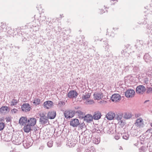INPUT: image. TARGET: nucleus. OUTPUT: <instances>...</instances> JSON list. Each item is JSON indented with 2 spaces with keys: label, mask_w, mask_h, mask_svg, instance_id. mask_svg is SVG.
Wrapping results in <instances>:
<instances>
[{
  "label": "nucleus",
  "mask_w": 152,
  "mask_h": 152,
  "mask_svg": "<svg viewBox=\"0 0 152 152\" xmlns=\"http://www.w3.org/2000/svg\"><path fill=\"white\" fill-rule=\"evenodd\" d=\"M23 136L20 137L18 135H14L12 137L13 143L15 145H19L23 141Z\"/></svg>",
  "instance_id": "1"
},
{
  "label": "nucleus",
  "mask_w": 152,
  "mask_h": 152,
  "mask_svg": "<svg viewBox=\"0 0 152 152\" xmlns=\"http://www.w3.org/2000/svg\"><path fill=\"white\" fill-rule=\"evenodd\" d=\"M91 95V93L88 92H86L82 95V98L84 101H85V103L86 104H91L94 102L93 100H89Z\"/></svg>",
  "instance_id": "2"
},
{
  "label": "nucleus",
  "mask_w": 152,
  "mask_h": 152,
  "mask_svg": "<svg viewBox=\"0 0 152 152\" xmlns=\"http://www.w3.org/2000/svg\"><path fill=\"white\" fill-rule=\"evenodd\" d=\"M39 122L42 125H48L49 124L48 118L43 114H40Z\"/></svg>",
  "instance_id": "3"
},
{
  "label": "nucleus",
  "mask_w": 152,
  "mask_h": 152,
  "mask_svg": "<svg viewBox=\"0 0 152 152\" xmlns=\"http://www.w3.org/2000/svg\"><path fill=\"white\" fill-rule=\"evenodd\" d=\"M33 142V140L31 138L28 137L23 140V145L25 148H28L32 145Z\"/></svg>",
  "instance_id": "4"
},
{
  "label": "nucleus",
  "mask_w": 152,
  "mask_h": 152,
  "mask_svg": "<svg viewBox=\"0 0 152 152\" xmlns=\"http://www.w3.org/2000/svg\"><path fill=\"white\" fill-rule=\"evenodd\" d=\"M75 114V111L71 110H66L64 113V116L66 118H72L74 116Z\"/></svg>",
  "instance_id": "5"
},
{
  "label": "nucleus",
  "mask_w": 152,
  "mask_h": 152,
  "mask_svg": "<svg viewBox=\"0 0 152 152\" xmlns=\"http://www.w3.org/2000/svg\"><path fill=\"white\" fill-rule=\"evenodd\" d=\"M135 94V91L133 89H128L125 92V95L128 98L133 97Z\"/></svg>",
  "instance_id": "6"
},
{
  "label": "nucleus",
  "mask_w": 152,
  "mask_h": 152,
  "mask_svg": "<svg viewBox=\"0 0 152 152\" xmlns=\"http://www.w3.org/2000/svg\"><path fill=\"white\" fill-rule=\"evenodd\" d=\"M78 95V93L75 90H71L67 94V96L70 98H76Z\"/></svg>",
  "instance_id": "7"
},
{
  "label": "nucleus",
  "mask_w": 152,
  "mask_h": 152,
  "mask_svg": "<svg viewBox=\"0 0 152 152\" xmlns=\"http://www.w3.org/2000/svg\"><path fill=\"white\" fill-rule=\"evenodd\" d=\"M145 88L142 85H140L138 86L136 89V91L137 93L142 94L145 92Z\"/></svg>",
  "instance_id": "8"
},
{
  "label": "nucleus",
  "mask_w": 152,
  "mask_h": 152,
  "mask_svg": "<svg viewBox=\"0 0 152 152\" xmlns=\"http://www.w3.org/2000/svg\"><path fill=\"white\" fill-rule=\"evenodd\" d=\"M117 115H115V113L113 112H110L107 113L106 115V117L107 119L109 120H112L115 118V119H117L118 117H117Z\"/></svg>",
  "instance_id": "9"
},
{
  "label": "nucleus",
  "mask_w": 152,
  "mask_h": 152,
  "mask_svg": "<svg viewBox=\"0 0 152 152\" xmlns=\"http://www.w3.org/2000/svg\"><path fill=\"white\" fill-rule=\"evenodd\" d=\"M121 99V96L118 94H113L111 98V99L113 102H116L120 101Z\"/></svg>",
  "instance_id": "10"
},
{
  "label": "nucleus",
  "mask_w": 152,
  "mask_h": 152,
  "mask_svg": "<svg viewBox=\"0 0 152 152\" xmlns=\"http://www.w3.org/2000/svg\"><path fill=\"white\" fill-rule=\"evenodd\" d=\"M93 95L95 99L99 100L103 98V94L101 92L96 91L94 92Z\"/></svg>",
  "instance_id": "11"
},
{
  "label": "nucleus",
  "mask_w": 152,
  "mask_h": 152,
  "mask_svg": "<svg viewBox=\"0 0 152 152\" xmlns=\"http://www.w3.org/2000/svg\"><path fill=\"white\" fill-rule=\"evenodd\" d=\"M79 124V121L77 119H72L70 122V125L73 127H77Z\"/></svg>",
  "instance_id": "12"
},
{
  "label": "nucleus",
  "mask_w": 152,
  "mask_h": 152,
  "mask_svg": "<svg viewBox=\"0 0 152 152\" xmlns=\"http://www.w3.org/2000/svg\"><path fill=\"white\" fill-rule=\"evenodd\" d=\"M21 109L23 111H29L31 109L30 105L28 104L24 103L21 106Z\"/></svg>",
  "instance_id": "13"
},
{
  "label": "nucleus",
  "mask_w": 152,
  "mask_h": 152,
  "mask_svg": "<svg viewBox=\"0 0 152 152\" xmlns=\"http://www.w3.org/2000/svg\"><path fill=\"white\" fill-rule=\"evenodd\" d=\"M53 104V103L52 101H47L44 102L43 106L45 108L48 109L52 107Z\"/></svg>",
  "instance_id": "14"
},
{
  "label": "nucleus",
  "mask_w": 152,
  "mask_h": 152,
  "mask_svg": "<svg viewBox=\"0 0 152 152\" xmlns=\"http://www.w3.org/2000/svg\"><path fill=\"white\" fill-rule=\"evenodd\" d=\"M84 120L86 122L88 123L92 121L93 117L90 114H87L84 116Z\"/></svg>",
  "instance_id": "15"
},
{
  "label": "nucleus",
  "mask_w": 152,
  "mask_h": 152,
  "mask_svg": "<svg viewBox=\"0 0 152 152\" xmlns=\"http://www.w3.org/2000/svg\"><path fill=\"white\" fill-rule=\"evenodd\" d=\"M36 119L34 118H31L27 121L28 124L31 126H34L36 123Z\"/></svg>",
  "instance_id": "16"
},
{
  "label": "nucleus",
  "mask_w": 152,
  "mask_h": 152,
  "mask_svg": "<svg viewBox=\"0 0 152 152\" xmlns=\"http://www.w3.org/2000/svg\"><path fill=\"white\" fill-rule=\"evenodd\" d=\"M143 124V120L141 118H139L136 120L135 125L139 127H141Z\"/></svg>",
  "instance_id": "17"
},
{
  "label": "nucleus",
  "mask_w": 152,
  "mask_h": 152,
  "mask_svg": "<svg viewBox=\"0 0 152 152\" xmlns=\"http://www.w3.org/2000/svg\"><path fill=\"white\" fill-rule=\"evenodd\" d=\"M27 121L26 118L22 117L19 119V123L21 125H24L26 124Z\"/></svg>",
  "instance_id": "18"
},
{
  "label": "nucleus",
  "mask_w": 152,
  "mask_h": 152,
  "mask_svg": "<svg viewBox=\"0 0 152 152\" xmlns=\"http://www.w3.org/2000/svg\"><path fill=\"white\" fill-rule=\"evenodd\" d=\"M130 53L131 52H129L128 48H126V49H125L124 50H123V51H121V53L122 55V56L126 57H128L130 54L129 53Z\"/></svg>",
  "instance_id": "19"
},
{
  "label": "nucleus",
  "mask_w": 152,
  "mask_h": 152,
  "mask_svg": "<svg viewBox=\"0 0 152 152\" xmlns=\"http://www.w3.org/2000/svg\"><path fill=\"white\" fill-rule=\"evenodd\" d=\"M56 112L55 111L49 112L48 113V118L50 119H54L56 116Z\"/></svg>",
  "instance_id": "20"
},
{
  "label": "nucleus",
  "mask_w": 152,
  "mask_h": 152,
  "mask_svg": "<svg viewBox=\"0 0 152 152\" xmlns=\"http://www.w3.org/2000/svg\"><path fill=\"white\" fill-rule=\"evenodd\" d=\"M31 126L30 125L28 124L23 128L24 131L26 133H28L31 130Z\"/></svg>",
  "instance_id": "21"
},
{
  "label": "nucleus",
  "mask_w": 152,
  "mask_h": 152,
  "mask_svg": "<svg viewBox=\"0 0 152 152\" xmlns=\"http://www.w3.org/2000/svg\"><path fill=\"white\" fill-rule=\"evenodd\" d=\"M8 109V107L7 106H2L0 108V112L2 113L5 114L7 112Z\"/></svg>",
  "instance_id": "22"
},
{
  "label": "nucleus",
  "mask_w": 152,
  "mask_h": 152,
  "mask_svg": "<svg viewBox=\"0 0 152 152\" xmlns=\"http://www.w3.org/2000/svg\"><path fill=\"white\" fill-rule=\"evenodd\" d=\"M76 114L81 119H83L85 116V113L80 110H77L76 112Z\"/></svg>",
  "instance_id": "23"
},
{
  "label": "nucleus",
  "mask_w": 152,
  "mask_h": 152,
  "mask_svg": "<svg viewBox=\"0 0 152 152\" xmlns=\"http://www.w3.org/2000/svg\"><path fill=\"white\" fill-rule=\"evenodd\" d=\"M19 102V100L15 99V98L13 99L10 102L11 106L16 105Z\"/></svg>",
  "instance_id": "24"
},
{
  "label": "nucleus",
  "mask_w": 152,
  "mask_h": 152,
  "mask_svg": "<svg viewBox=\"0 0 152 152\" xmlns=\"http://www.w3.org/2000/svg\"><path fill=\"white\" fill-rule=\"evenodd\" d=\"M33 102L35 105H37L40 103V100L39 98H35L33 100Z\"/></svg>",
  "instance_id": "25"
},
{
  "label": "nucleus",
  "mask_w": 152,
  "mask_h": 152,
  "mask_svg": "<svg viewBox=\"0 0 152 152\" xmlns=\"http://www.w3.org/2000/svg\"><path fill=\"white\" fill-rule=\"evenodd\" d=\"M94 119L95 120H98L101 117V113H96L94 115Z\"/></svg>",
  "instance_id": "26"
},
{
  "label": "nucleus",
  "mask_w": 152,
  "mask_h": 152,
  "mask_svg": "<svg viewBox=\"0 0 152 152\" xmlns=\"http://www.w3.org/2000/svg\"><path fill=\"white\" fill-rule=\"evenodd\" d=\"M1 24V25L0 26V32L6 29L7 28V25L6 24L2 23Z\"/></svg>",
  "instance_id": "27"
},
{
  "label": "nucleus",
  "mask_w": 152,
  "mask_h": 152,
  "mask_svg": "<svg viewBox=\"0 0 152 152\" xmlns=\"http://www.w3.org/2000/svg\"><path fill=\"white\" fill-rule=\"evenodd\" d=\"M144 59L146 61H148L149 60H151V58L148 54H145L144 56Z\"/></svg>",
  "instance_id": "28"
},
{
  "label": "nucleus",
  "mask_w": 152,
  "mask_h": 152,
  "mask_svg": "<svg viewBox=\"0 0 152 152\" xmlns=\"http://www.w3.org/2000/svg\"><path fill=\"white\" fill-rule=\"evenodd\" d=\"M95 148L93 147H91V148L88 149L85 151V152H95Z\"/></svg>",
  "instance_id": "29"
},
{
  "label": "nucleus",
  "mask_w": 152,
  "mask_h": 152,
  "mask_svg": "<svg viewBox=\"0 0 152 152\" xmlns=\"http://www.w3.org/2000/svg\"><path fill=\"white\" fill-rule=\"evenodd\" d=\"M129 135L127 133H125L123 134V138L125 140H128L129 138Z\"/></svg>",
  "instance_id": "30"
},
{
  "label": "nucleus",
  "mask_w": 152,
  "mask_h": 152,
  "mask_svg": "<svg viewBox=\"0 0 152 152\" xmlns=\"http://www.w3.org/2000/svg\"><path fill=\"white\" fill-rule=\"evenodd\" d=\"M65 103L63 101H59L58 103V105L60 107H61L65 105Z\"/></svg>",
  "instance_id": "31"
},
{
  "label": "nucleus",
  "mask_w": 152,
  "mask_h": 152,
  "mask_svg": "<svg viewBox=\"0 0 152 152\" xmlns=\"http://www.w3.org/2000/svg\"><path fill=\"white\" fill-rule=\"evenodd\" d=\"M100 139L99 138L96 139V138H94L93 140V142L94 143L96 144H98L100 142Z\"/></svg>",
  "instance_id": "32"
},
{
  "label": "nucleus",
  "mask_w": 152,
  "mask_h": 152,
  "mask_svg": "<svg viewBox=\"0 0 152 152\" xmlns=\"http://www.w3.org/2000/svg\"><path fill=\"white\" fill-rule=\"evenodd\" d=\"M4 127V124L3 123H0V131L2 130Z\"/></svg>",
  "instance_id": "33"
},
{
  "label": "nucleus",
  "mask_w": 152,
  "mask_h": 152,
  "mask_svg": "<svg viewBox=\"0 0 152 152\" xmlns=\"http://www.w3.org/2000/svg\"><path fill=\"white\" fill-rule=\"evenodd\" d=\"M152 91V87H147L146 89V93H149Z\"/></svg>",
  "instance_id": "34"
},
{
  "label": "nucleus",
  "mask_w": 152,
  "mask_h": 152,
  "mask_svg": "<svg viewBox=\"0 0 152 152\" xmlns=\"http://www.w3.org/2000/svg\"><path fill=\"white\" fill-rule=\"evenodd\" d=\"M47 144L48 146L49 147H51L53 145V142L51 141H50L48 142Z\"/></svg>",
  "instance_id": "35"
},
{
  "label": "nucleus",
  "mask_w": 152,
  "mask_h": 152,
  "mask_svg": "<svg viewBox=\"0 0 152 152\" xmlns=\"http://www.w3.org/2000/svg\"><path fill=\"white\" fill-rule=\"evenodd\" d=\"M106 129V128H104L103 129H97V131H98L97 132L98 133L100 132H102V130H103V132H107L106 131H105V129Z\"/></svg>",
  "instance_id": "36"
},
{
  "label": "nucleus",
  "mask_w": 152,
  "mask_h": 152,
  "mask_svg": "<svg viewBox=\"0 0 152 152\" xmlns=\"http://www.w3.org/2000/svg\"><path fill=\"white\" fill-rule=\"evenodd\" d=\"M110 46L108 45H107L105 46V50L106 51H107V52H109L110 51L109 50Z\"/></svg>",
  "instance_id": "37"
},
{
  "label": "nucleus",
  "mask_w": 152,
  "mask_h": 152,
  "mask_svg": "<svg viewBox=\"0 0 152 152\" xmlns=\"http://www.w3.org/2000/svg\"><path fill=\"white\" fill-rule=\"evenodd\" d=\"M18 111V110L16 109H15V108H14L13 109H12L11 110V112H12V113H16Z\"/></svg>",
  "instance_id": "38"
},
{
  "label": "nucleus",
  "mask_w": 152,
  "mask_h": 152,
  "mask_svg": "<svg viewBox=\"0 0 152 152\" xmlns=\"http://www.w3.org/2000/svg\"><path fill=\"white\" fill-rule=\"evenodd\" d=\"M86 139V138H84L83 139V140H84L83 142H82V143L83 144H87L88 143V142H87V140H86V141H85V139Z\"/></svg>",
  "instance_id": "39"
},
{
  "label": "nucleus",
  "mask_w": 152,
  "mask_h": 152,
  "mask_svg": "<svg viewBox=\"0 0 152 152\" xmlns=\"http://www.w3.org/2000/svg\"><path fill=\"white\" fill-rule=\"evenodd\" d=\"M120 136L119 135H119H118V134H117L115 135V139L116 140H118L120 138Z\"/></svg>",
  "instance_id": "40"
},
{
  "label": "nucleus",
  "mask_w": 152,
  "mask_h": 152,
  "mask_svg": "<svg viewBox=\"0 0 152 152\" xmlns=\"http://www.w3.org/2000/svg\"><path fill=\"white\" fill-rule=\"evenodd\" d=\"M107 102L106 101H104V100H102V101H100V102H99V103H103V104H105Z\"/></svg>",
  "instance_id": "41"
},
{
  "label": "nucleus",
  "mask_w": 152,
  "mask_h": 152,
  "mask_svg": "<svg viewBox=\"0 0 152 152\" xmlns=\"http://www.w3.org/2000/svg\"><path fill=\"white\" fill-rule=\"evenodd\" d=\"M145 148L144 147H142L140 148V149L143 151H145Z\"/></svg>",
  "instance_id": "42"
},
{
  "label": "nucleus",
  "mask_w": 152,
  "mask_h": 152,
  "mask_svg": "<svg viewBox=\"0 0 152 152\" xmlns=\"http://www.w3.org/2000/svg\"><path fill=\"white\" fill-rule=\"evenodd\" d=\"M104 45L106 46L107 45H108V41L107 40H106V41H105V42H104Z\"/></svg>",
  "instance_id": "43"
},
{
  "label": "nucleus",
  "mask_w": 152,
  "mask_h": 152,
  "mask_svg": "<svg viewBox=\"0 0 152 152\" xmlns=\"http://www.w3.org/2000/svg\"><path fill=\"white\" fill-rule=\"evenodd\" d=\"M85 126V124L83 123H82L80 125V126L82 127V128L84 127Z\"/></svg>",
  "instance_id": "44"
},
{
  "label": "nucleus",
  "mask_w": 152,
  "mask_h": 152,
  "mask_svg": "<svg viewBox=\"0 0 152 152\" xmlns=\"http://www.w3.org/2000/svg\"><path fill=\"white\" fill-rule=\"evenodd\" d=\"M131 116H131V115H129V117H127V118H128H128H131Z\"/></svg>",
  "instance_id": "45"
},
{
  "label": "nucleus",
  "mask_w": 152,
  "mask_h": 152,
  "mask_svg": "<svg viewBox=\"0 0 152 152\" xmlns=\"http://www.w3.org/2000/svg\"><path fill=\"white\" fill-rule=\"evenodd\" d=\"M140 115H139V116H138V115H136V114H135V116H136V117H139Z\"/></svg>",
  "instance_id": "46"
},
{
  "label": "nucleus",
  "mask_w": 152,
  "mask_h": 152,
  "mask_svg": "<svg viewBox=\"0 0 152 152\" xmlns=\"http://www.w3.org/2000/svg\"><path fill=\"white\" fill-rule=\"evenodd\" d=\"M149 101V100H146L145 101L144 103H146V102H147L148 101Z\"/></svg>",
  "instance_id": "47"
},
{
  "label": "nucleus",
  "mask_w": 152,
  "mask_h": 152,
  "mask_svg": "<svg viewBox=\"0 0 152 152\" xmlns=\"http://www.w3.org/2000/svg\"><path fill=\"white\" fill-rule=\"evenodd\" d=\"M106 56L107 57H109V55H106Z\"/></svg>",
  "instance_id": "48"
},
{
  "label": "nucleus",
  "mask_w": 152,
  "mask_h": 152,
  "mask_svg": "<svg viewBox=\"0 0 152 152\" xmlns=\"http://www.w3.org/2000/svg\"><path fill=\"white\" fill-rule=\"evenodd\" d=\"M62 15H63V14H62V15H60V16H61V18H62L61 17H62Z\"/></svg>",
  "instance_id": "49"
},
{
  "label": "nucleus",
  "mask_w": 152,
  "mask_h": 152,
  "mask_svg": "<svg viewBox=\"0 0 152 152\" xmlns=\"http://www.w3.org/2000/svg\"><path fill=\"white\" fill-rule=\"evenodd\" d=\"M121 149H122V148L121 147H120V149H121Z\"/></svg>",
  "instance_id": "50"
},
{
  "label": "nucleus",
  "mask_w": 152,
  "mask_h": 152,
  "mask_svg": "<svg viewBox=\"0 0 152 152\" xmlns=\"http://www.w3.org/2000/svg\"><path fill=\"white\" fill-rule=\"evenodd\" d=\"M1 39V37H0V39Z\"/></svg>",
  "instance_id": "51"
},
{
  "label": "nucleus",
  "mask_w": 152,
  "mask_h": 152,
  "mask_svg": "<svg viewBox=\"0 0 152 152\" xmlns=\"http://www.w3.org/2000/svg\"><path fill=\"white\" fill-rule=\"evenodd\" d=\"M151 126L152 127V123L151 124Z\"/></svg>",
  "instance_id": "52"
}]
</instances>
